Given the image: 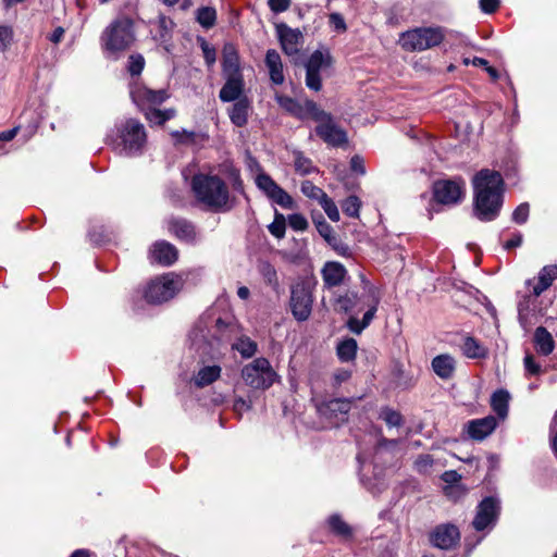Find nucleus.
<instances>
[{
    "label": "nucleus",
    "mask_w": 557,
    "mask_h": 557,
    "mask_svg": "<svg viewBox=\"0 0 557 557\" xmlns=\"http://www.w3.org/2000/svg\"><path fill=\"white\" fill-rule=\"evenodd\" d=\"M221 368L219 366H207L201 368L194 377L195 385L205 387L212 384L220 377Z\"/></svg>",
    "instance_id": "2f4dec72"
},
{
    "label": "nucleus",
    "mask_w": 557,
    "mask_h": 557,
    "mask_svg": "<svg viewBox=\"0 0 557 557\" xmlns=\"http://www.w3.org/2000/svg\"><path fill=\"white\" fill-rule=\"evenodd\" d=\"M444 39L440 27H420L401 34L400 45L407 51H423L438 46Z\"/></svg>",
    "instance_id": "6e6552de"
},
{
    "label": "nucleus",
    "mask_w": 557,
    "mask_h": 557,
    "mask_svg": "<svg viewBox=\"0 0 557 557\" xmlns=\"http://www.w3.org/2000/svg\"><path fill=\"white\" fill-rule=\"evenodd\" d=\"M350 377V372L343 370L334 373V380L337 384H341L345 381H347Z\"/></svg>",
    "instance_id": "774afa93"
},
{
    "label": "nucleus",
    "mask_w": 557,
    "mask_h": 557,
    "mask_svg": "<svg viewBox=\"0 0 557 557\" xmlns=\"http://www.w3.org/2000/svg\"><path fill=\"white\" fill-rule=\"evenodd\" d=\"M145 67V59L141 54H131L128 58V66L127 70L131 75L137 76L139 75Z\"/></svg>",
    "instance_id": "c03bdc74"
},
{
    "label": "nucleus",
    "mask_w": 557,
    "mask_h": 557,
    "mask_svg": "<svg viewBox=\"0 0 557 557\" xmlns=\"http://www.w3.org/2000/svg\"><path fill=\"white\" fill-rule=\"evenodd\" d=\"M317 231L319 234L325 239V242L338 250L341 253H345L347 251V247L338 246V238L335 235L333 227L325 221V219L320 214L319 219H313Z\"/></svg>",
    "instance_id": "cd10ccee"
},
{
    "label": "nucleus",
    "mask_w": 557,
    "mask_h": 557,
    "mask_svg": "<svg viewBox=\"0 0 557 557\" xmlns=\"http://www.w3.org/2000/svg\"><path fill=\"white\" fill-rule=\"evenodd\" d=\"M129 95L133 102L152 125H163L176 114L174 109H158L170 97L165 89L154 90L135 82L131 85Z\"/></svg>",
    "instance_id": "39448f33"
},
{
    "label": "nucleus",
    "mask_w": 557,
    "mask_h": 557,
    "mask_svg": "<svg viewBox=\"0 0 557 557\" xmlns=\"http://www.w3.org/2000/svg\"><path fill=\"white\" fill-rule=\"evenodd\" d=\"M434 198L443 205H457L465 195V182L458 180H442L433 185Z\"/></svg>",
    "instance_id": "9b49d317"
},
{
    "label": "nucleus",
    "mask_w": 557,
    "mask_h": 557,
    "mask_svg": "<svg viewBox=\"0 0 557 557\" xmlns=\"http://www.w3.org/2000/svg\"><path fill=\"white\" fill-rule=\"evenodd\" d=\"M294 166L296 172L301 175H308L317 170L312 161L305 157L301 151L294 152Z\"/></svg>",
    "instance_id": "4c0bfd02"
},
{
    "label": "nucleus",
    "mask_w": 557,
    "mask_h": 557,
    "mask_svg": "<svg viewBox=\"0 0 557 557\" xmlns=\"http://www.w3.org/2000/svg\"><path fill=\"white\" fill-rule=\"evenodd\" d=\"M431 366L438 377L449 380L455 373L456 360L449 354H442L433 358Z\"/></svg>",
    "instance_id": "393cba45"
},
{
    "label": "nucleus",
    "mask_w": 557,
    "mask_h": 557,
    "mask_svg": "<svg viewBox=\"0 0 557 557\" xmlns=\"http://www.w3.org/2000/svg\"><path fill=\"white\" fill-rule=\"evenodd\" d=\"M257 343L249 338L248 336H240L235 343H233L232 348L237 350L243 358H250L257 351Z\"/></svg>",
    "instance_id": "c9c22d12"
},
{
    "label": "nucleus",
    "mask_w": 557,
    "mask_h": 557,
    "mask_svg": "<svg viewBox=\"0 0 557 557\" xmlns=\"http://www.w3.org/2000/svg\"><path fill=\"white\" fill-rule=\"evenodd\" d=\"M201 50L203 52V58L208 65L214 64L216 60V52L213 47H211L205 39H201L200 44Z\"/></svg>",
    "instance_id": "4d7b16f0"
},
{
    "label": "nucleus",
    "mask_w": 557,
    "mask_h": 557,
    "mask_svg": "<svg viewBox=\"0 0 557 557\" xmlns=\"http://www.w3.org/2000/svg\"><path fill=\"white\" fill-rule=\"evenodd\" d=\"M197 22L205 28H211L215 24L216 12L211 7H201L197 10Z\"/></svg>",
    "instance_id": "58836bf2"
},
{
    "label": "nucleus",
    "mask_w": 557,
    "mask_h": 557,
    "mask_svg": "<svg viewBox=\"0 0 557 557\" xmlns=\"http://www.w3.org/2000/svg\"><path fill=\"white\" fill-rule=\"evenodd\" d=\"M500 506L499 500L493 496L485 497L476 507V513L472 525L476 531L492 529L498 519Z\"/></svg>",
    "instance_id": "ddd939ff"
},
{
    "label": "nucleus",
    "mask_w": 557,
    "mask_h": 557,
    "mask_svg": "<svg viewBox=\"0 0 557 557\" xmlns=\"http://www.w3.org/2000/svg\"><path fill=\"white\" fill-rule=\"evenodd\" d=\"M525 372L529 375H539L542 373V367L535 361L532 355H527L523 359Z\"/></svg>",
    "instance_id": "6e6d98bb"
},
{
    "label": "nucleus",
    "mask_w": 557,
    "mask_h": 557,
    "mask_svg": "<svg viewBox=\"0 0 557 557\" xmlns=\"http://www.w3.org/2000/svg\"><path fill=\"white\" fill-rule=\"evenodd\" d=\"M135 41L134 22L128 16L113 20L102 32L100 45L104 53L119 58Z\"/></svg>",
    "instance_id": "423d86ee"
},
{
    "label": "nucleus",
    "mask_w": 557,
    "mask_h": 557,
    "mask_svg": "<svg viewBox=\"0 0 557 557\" xmlns=\"http://www.w3.org/2000/svg\"><path fill=\"white\" fill-rule=\"evenodd\" d=\"M225 83L220 89L219 98L222 102H233L245 95L244 75H223Z\"/></svg>",
    "instance_id": "a211bd4d"
},
{
    "label": "nucleus",
    "mask_w": 557,
    "mask_h": 557,
    "mask_svg": "<svg viewBox=\"0 0 557 557\" xmlns=\"http://www.w3.org/2000/svg\"><path fill=\"white\" fill-rule=\"evenodd\" d=\"M361 201L357 196H349L342 202L343 212L350 218H358Z\"/></svg>",
    "instance_id": "ea45409f"
},
{
    "label": "nucleus",
    "mask_w": 557,
    "mask_h": 557,
    "mask_svg": "<svg viewBox=\"0 0 557 557\" xmlns=\"http://www.w3.org/2000/svg\"><path fill=\"white\" fill-rule=\"evenodd\" d=\"M63 35H64V29L62 27H57L52 34L50 35L49 39L53 42V44H59L62 38H63Z\"/></svg>",
    "instance_id": "338daca9"
},
{
    "label": "nucleus",
    "mask_w": 557,
    "mask_h": 557,
    "mask_svg": "<svg viewBox=\"0 0 557 557\" xmlns=\"http://www.w3.org/2000/svg\"><path fill=\"white\" fill-rule=\"evenodd\" d=\"M510 395L506 389H497L491 397V406L497 417L502 420L506 419L508 414Z\"/></svg>",
    "instance_id": "c85d7f7f"
},
{
    "label": "nucleus",
    "mask_w": 557,
    "mask_h": 557,
    "mask_svg": "<svg viewBox=\"0 0 557 557\" xmlns=\"http://www.w3.org/2000/svg\"><path fill=\"white\" fill-rule=\"evenodd\" d=\"M256 185L265 196L284 209L294 207L293 198L267 173L261 172L256 176Z\"/></svg>",
    "instance_id": "4468645a"
},
{
    "label": "nucleus",
    "mask_w": 557,
    "mask_h": 557,
    "mask_svg": "<svg viewBox=\"0 0 557 557\" xmlns=\"http://www.w3.org/2000/svg\"><path fill=\"white\" fill-rule=\"evenodd\" d=\"M522 240H523L522 234L520 232H516L515 234H512L511 238L508 239L504 244V248L507 250L517 248V247L521 246Z\"/></svg>",
    "instance_id": "052dcab7"
},
{
    "label": "nucleus",
    "mask_w": 557,
    "mask_h": 557,
    "mask_svg": "<svg viewBox=\"0 0 557 557\" xmlns=\"http://www.w3.org/2000/svg\"><path fill=\"white\" fill-rule=\"evenodd\" d=\"M250 110L251 101L247 96L235 100L234 104L228 109L231 122L237 127H244L248 122Z\"/></svg>",
    "instance_id": "5701e85b"
},
{
    "label": "nucleus",
    "mask_w": 557,
    "mask_h": 557,
    "mask_svg": "<svg viewBox=\"0 0 557 557\" xmlns=\"http://www.w3.org/2000/svg\"><path fill=\"white\" fill-rule=\"evenodd\" d=\"M14 30L9 25H0V51L8 50L13 41Z\"/></svg>",
    "instance_id": "de8ad7c7"
},
{
    "label": "nucleus",
    "mask_w": 557,
    "mask_h": 557,
    "mask_svg": "<svg viewBox=\"0 0 557 557\" xmlns=\"http://www.w3.org/2000/svg\"><path fill=\"white\" fill-rule=\"evenodd\" d=\"M533 342L536 351L543 356L550 355L555 348V341L552 334L544 326L535 329Z\"/></svg>",
    "instance_id": "bb28decb"
},
{
    "label": "nucleus",
    "mask_w": 557,
    "mask_h": 557,
    "mask_svg": "<svg viewBox=\"0 0 557 557\" xmlns=\"http://www.w3.org/2000/svg\"><path fill=\"white\" fill-rule=\"evenodd\" d=\"M222 75H243L238 52L233 44L222 50Z\"/></svg>",
    "instance_id": "4be33fe9"
},
{
    "label": "nucleus",
    "mask_w": 557,
    "mask_h": 557,
    "mask_svg": "<svg viewBox=\"0 0 557 557\" xmlns=\"http://www.w3.org/2000/svg\"><path fill=\"white\" fill-rule=\"evenodd\" d=\"M319 203L331 221H339V211L337 209V206L329 196L324 197Z\"/></svg>",
    "instance_id": "37998d69"
},
{
    "label": "nucleus",
    "mask_w": 557,
    "mask_h": 557,
    "mask_svg": "<svg viewBox=\"0 0 557 557\" xmlns=\"http://www.w3.org/2000/svg\"><path fill=\"white\" fill-rule=\"evenodd\" d=\"M460 541L459 529L453 523H443L434 528L430 533L431 544L440 549L454 548Z\"/></svg>",
    "instance_id": "dca6fc26"
},
{
    "label": "nucleus",
    "mask_w": 557,
    "mask_h": 557,
    "mask_svg": "<svg viewBox=\"0 0 557 557\" xmlns=\"http://www.w3.org/2000/svg\"><path fill=\"white\" fill-rule=\"evenodd\" d=\"M313 296L310 284L304 280L290 286L289 307L298 322L307 321L312 311Z\"/></svg>",
    "instance_id": "9d476101"
},
{
    "label": "nucleus",
    "mask_w": 557,
    "mask_h": 557,
    "mask_svg": "<svg viewBox=\"0 0 557 557\" xmlns=\"http://www.w3.org/2000/svg\"><path fill=\"white\" fill-rule=\"evenodd\" d=\"M150 255L153 261L169 267L177 260L178 251L174 245L161 240L152 246Z\"/></svg>",
    "instance_id": "412c9836"
},
{
    "label": "nucleus",
    "mask_w": 557,
    "mask_h": 557,
    "mask_svg": "<svg viewBox=\"0 0 557 557\" xmlns=\"http://www.w3.org/2000/svg\"><path fill=\"white\" fill-rule=\"evenodd\" d=\"M265 65L270 79L274 85H282L285 81L283 63L280 53L275 49H269L265 54Z\"/></svg>",
    "instance_id": "b1692460"
},
{
    "label": "nucleus",
    "mask_w": 557,
    "mask_h": 557,
    "mask_svg": "<svg viewBox=\"0 0 557 557\" xmlns=\"http://www.w3.org/2000/svg\"><path fill=\"white\" fill-rule=\"evenodd\" d=\"M557 277V267L546 265L539 273V280L544 284V287H549L554 280Z\"/></svg>",
    "instance_id": "09e8293b"
},
{
    "label": "nucleus",
    "mask_w": 557,
    "mask_h": 557,
    "mask_svg": "<svg viewBox=\"0 0 557 557\" xmlns=\"http://www.w3.org/2000/svg\"><path fill=\"white\" fill-rule=\"evenodd\" d=\"M380 301L379 289L362 276L360 290L349 288L335 297V310L350 315L346 325L359 335L374 319Z\"/></svg>",
    "instance_id": "f257e3e1"
},
{
    "label": "nucleus",
    "mask_w": 557,
    "mask_h": 557,
    "mask_svg": "<svg viewBox=\"0 0 557 557\" xmlns=\"http://www.w3.org/2000/svg\"><path fill=\"white\" fill-rule=\"evenodd\" d=\"M191 190L196 200L208 210L221 212L231 209L228 187L218 175L202 173L194 175Z\"/></svg>",
    "instance_id": "20e7f679"
},
{
    "label": "nucleus",
    "mask_w": 557,
    "mask_h": 557,
    "mask_svg": "<svg viewBox=\"0 0 557 557\" xmlns=\"http://www.w3.org/2000/svg\"><path fill=\"white\" fill-rule=\"evenodd\" d=\"M258 272L269 286H271L274 290H277L280 282L277 272L273 264H271L269 261L261 260L258 263Z\"/></svg>",
    "instance_id": "72a5a7b5"
},
{
    "label": "nucleus",
    "mask_w": 557,
    "mask_h": 557,
    "mask_svg": "<svg viewBox=\"0 0 557 557\" xmlns=\"http://www.w3.org/2000/svg\"><path fill=\"white\" fill-rule=\"evenodd\" d=\"M498 421L494 416H486L468 422V435L475 441H483L497 428Z\"/></svg>",
    "instance_id": "6ab92c4d"
},
{
    "label": "nucleus",
    "mask_w": 557,
    "mask_h": 557,
    "mask_svg": "<svg viewBox=\"0 0 557 557\" xmlns=\"http://www.w3.org/2000/svg\"><path fill=\"white\" fill-rule=\"evenodd\" d=\"M462 354L470 359L485 358L487 349L474 337L466 336L461 345Z\"/></svg>",
    "instance_id": "c756f323"
},
{
    "label": "nucleus",
    "mask_w": 557,
    "mask_h": 557,
    "mask_svg": "<svg viewBox=\"0 0 557 557\" xmlns=\"http://www.w3.org/2000/svg\"><path fill=\"white\" fill-rule=\"evenodd\" d=\"M329 22L331 27L338 33H344L347 30V25L343 15L337 12L330 14Z\"/></svg>",
    "instance_id": "5fc2aeb1"
},
{
    "label": "nucleus",
    "mask_w": 557,
    "mask_h": 557,
    "mask_svg": "<svg viewBox=\"0 0 557 557\" xmlns=\"http://www.w3.org/2000/svg\"><path fill=\"white\" fill-rule=\"evenodd\" d=\"M242 377L249 387L265 391L274 384L278 375L267 358L259 357L244 366Z\"/></svg>",
    "instance_id": "0eeeda50"
},
{
    "label": "nucleus",
    "mask_w": 557,
    "mask_h": 557,
    "mask_svg": "<svg viewBox=\"0 0 557 557\" xmlns=\"http://www.w3.org/2000/svg\"><path fill=\"white\" fill-rule=\"evenodd\" d=\"M285 230L286 225L284 215L276 212L274 221L269 225V231L276 238H283Z\"/></svg>",
    "instance_id": "49530a36"
},
{
    "label": "nucleus",
    "mask_w": 557,
    "mask_h": 557,
    "mask_svg": "<svg viewBox=\"0 0 557 557\" xmlns=\"http://www.w3.org/2000/svg\"><path fill=\"white\" fill-rule=\"evenodd\" d=\"M107 144L122 157H138L144 153L147 144V133L143 123L129 117L115 125L107 135Z\"/></svg>",
    "instance_id": "7ed1b4c3"
},
{
    "label": "nucleus",
    "mask_w": 557,
    "mask_h": 557,
    "mask_svg": "<svg viewBox=\"0 0 557 557\" xmlns=\"http://www.w3.org/2000/svg\"><path fill=\"white\" fill-rule=\"evenodd\" d=\"M380 418L384 420V422L391 428L400 426L403 423L401 414L398 411L387 407L382 409Z\"/></svg>",
    "instance_id": "79ce46f5"
},
{
    "label": "nucleus",
    "mask_w": 557,
    "mask_h": 557,
    "mask_svg": "<svg viewBox=\"0 0 557 557\" xmlns=\"http://www.w3.org/2000/svg\"><path fill=\"white\" fill-rule=\"evenodd\" d=\"M474 191L473 214L480 221L495 220L504 201V180L499 172L482 169L472 178Z\"/></svg>",
    "instance_id": "f03ea898"
},
{
    "label": "nucleus",
    "mask_w": 557,
    "mask_h": 557,
    "mask_svg": "<svg viewBox=\"0 0 557 557\" xmlns=\"http://www.w3.org/2000/svg\"><path fill=\"white\" fill-rule=\"evenodd\" d=\"M288 224L295 231H305L308 227V221L300 213L288 215Z\"/></svg>",
    "instance_id": "864d4df0"
},
{
    "label": "nucleus",
    "mask_w": 557,
    "mask_h": 557,
    "mask_svg": "<svg viewBox=\"0 0 557 557\" xmlns=\"http://www.w3.org/2000/svg\"><path fill=\"white\" fill-rule=\"evenodd\" d=\"M169 231L178 239L187 243H193L196 238L195 226L185 219H172L169 222Z\"/></svg>",
    "instance_id": "a878e982"
},
{
    "label": "nucleus",
    "mask_w": 557,
    "mask_h": 557,
    "mask_svg": "<svg viewBox=\"0 0 557 557\" xmlns=\"http://www.w3.org/2000/svg\"><path fill=\"white\" fill-rule=\"evenodd\" d=\"M499 7V0H480V8L484 13H493Z\"/></svg>",
    "instance_id": "e2e57ef3"
},
{
    "label": "nucleus",
    "mask_w": 557,
    "mask_h": 557,
    "mask_svg": "<svg viewBox=\"0 0 557 557\" xmlns=\"http://www.w3.org/2000/svg\"><path fill=\"white\" fill-rule=\"evenodd\" d=\"M250 409V405L243 398H238L234 401V410L238 413H243Z\"/></svg>",
    "instance_id": "0e129e2a"
},
{
    "label": "nucleus",
    "mask_w": 557,
    "mask_h": 557,
    "mask_svg": "<svg viewBox=\"0 0 557 557\" xmlns=\"http://www.w3.org/2000/svg\"><path fill=\"white\" fill-rule=\"evenodd\" d=\"M301 193L306 197H308L310 199H314L318 202H320L324 197L327 196L326 193L322 188L315 186L310 181H305L301 183Z\"/></svg>",
    "instance_id": "a19ab883"
},
{
    "label": "nucleus",
    "mask_w": 557,
    "mask_h": 557,
    "mask_svg": "<svg viewBox=\"0 0 557 557\" xmlns=\"http://www.w3.org/2000/svg\"><path fill=\"white\" fill-rule=\"evenodd\" d=\"M275 100L278 103V106L286 112H288L290 115L295 114V112L297 111V107L300 103L297 100L284 95H276Z\"/></svg>",
    "instance_id": "8fccbe9b"
},
{
    "label": "nucleus",
    "mask_w": 557,
    "mask_h": 557,
    "mask_svg": "<svg viewBox=\"0 0 557 557\" xmlns=\"http://www.w3.org/2000/svg\"><path fill=\"white\" fill-rule=\"evenodd\" d=\"M317 122L315 134L329 146L341 147L348 143L346 131L334 122L330 113L326 112V116Z\"/></svg>",
    "instance_id": "f8f14e48"
},
{
    "label": "nucleus",
    "mask_w": 557,
    "mask_h": 557,
    "mask_svg": "<svg viewBox=\"0 0 557 557\" xmlns=\"http://www.w3.org/2000/svg\"><path fill=\"white\" fill-rule=\"evenodd\" d=\"M172 136L175 137L180 143H187L194 140L195 133L186 129H183L182 132L174 131L172 132Z\"/></svg>",
    "instance_id": "680f3d73"
},
{
    "label": "nucleus",
    "mask_w": 557,
    "mask_h": 557,
    "mask_svg": "<svg viewBox=\"0 0 557 557\" xmlns=\"http://www.w3.org/2000/svg\"><path fill=\"white\" fill-rule=\"evenodd\" d=\"M332 58L329 52H322L320 50H315L308 59L306 63V70L320 72L324 67H329L331 65Z\"/></svg>",
    "instance_id": "f704fd0d"
},
{
    "label": "nucleus",
    "mask_w": 557,
    "mask_h": 557,
    "mask_svg": "<svg viewBox=\"0 0 557 557\" xmlns=\"http://www.w3.org/2000/svg\"><path fill=\"white\" fill-rule=\"evenodd\" d=\"M434 460L431 455H420L417 457L414 461V469L417 472L421 474H428L430 473L432 467H433Z\"/></svg>",
    "instance_id": "a18cd8bd"
},
{
    "label": "nucleus",
    "mask_w": 557,
    "mask_h": 557,
    "mask_svg": "<svg viewBox=\"0 0 557 557\" xmlns=\"http://www.w3.org/2000/svg\"><path fill=\"white\" fill-rule=\"evenodd\" d=\"M306 86L313 91H320L322 88L320 72L306 70Z\"/></svg>",
    "instance_id": "603ef678"
},
{
    "label": "nucleus",
    "mask_w": 557,
    "mask_h": 557,
    "mask_svg": "<svg viewBox=\"0 0 557 557\" xmlns=\"http://www.w3.org/2000/svg\"><path fill=\"white\" fill-rule=\"evenodd\" d=\"M357 349V341L349 337L338 343L336 347V354L342 362H349L356 358Z\"/></svg>",
    "instance_id": "473e14b6"
},
{
    "label": "nucleus",
    "mask_w": 557,
    "mask_h": 557,
    "mask_svg": "<svg viewBox=\"0 0 557 557\" xmlns=\"http://www.w3.org/2000/svg\"><path fill=\"white\" fill-rule=\"evenodd\" d=\"M350 169L359 175H364L366 166L363 158L358 154L352 156L350 159Z\"/></svg>",
    "instance_id": "bf43d9fd"
},
{
    "label": "nucleus",
    "mask_w": 557,
    "mask_h": 557,
    "mask_svg": "<svg viewBox=\"0 0 557 557\" xmlns=\"http://www.w3.org/2000/svg\"><path fill=\"white\" fill-rule=\"evenodd\" d=\"M293 116L300 120L310 116L317 122V120L326 116V112L321 110L314 101L306 100L304 103H299L297 111Z\"/></svg>",
    "instance_id": "7c9ffc66"
},
{
    "label": "nucleus",
    "mask_w": 557,
    "mask_h": 557,
    "mask_svg": "<svg viewBox=\"0 0 557 557\" xmlns=\"http://www.w3.org/2000/svg\"><path fill=\"white\" fill-rule=\"evenodd\" d=\"M17 131H18V127H14L12 129L1 132L0 133V140H3V141L12 140L16 136Z\"/></svg>",
    "instance_id": "69168bd1"
},
{
    "label": "nucleus",
    "mask_w": 557,
    "mask_h": 557,
    "mask_svg": "<svg viewBox=\"0 0 557 557\" xmlns=\"http://www.w3.org/2000/svg\"><path fill=\"white\" fill-rule=\"evenodd\" d=\"M275 29L284 53L287 55L297 54L302 44V33L285 23L276 24Z\"/></svg>",
    "instance_id": "f3484780"
},
{
    "label": "nucleus",
    "mask_w": 557,
    "mask_h": 557,
    "mask_svg": "<svg viewBox=\"0 0 557 557\" xmlns=\"http://www.w3.org/2000/svg\"><path fill=\"white\" fill-rule=\"evenodd\" d=\"M321 274L324 286L332 288L339 286L344 282L347 270L337 261H329L324 264Z\"/></svg>",
    "instance_id": "aec40b11"
},
{
    "label": "nucleus",
    "mask_w": 557,
    "mask_h": 557,
    "mask_svg": "<svg viewBox=\"0 0 557 557\" xmlns=\"http://www.w3.org/2000/svg\"><path fill=\"white\" fill-rule=\"evenodd\" d=\"M331 531L344 539H348L352 534L351 528L342 519L339 515H332L327 520Z\"/></svg>",
    "instance_id": "e433bc0d"
},
{
    "label": "nucleus",
    "mask_w": 557,
    "mask_h": 557,
    "mask_svg": "<svg viewBox=\"0 0 557 557\" xmlns=\"http://www.w3.org/2000/svg\"><path fill=\"white\" fill-rule=\"evenodd\" d=\"M290 0H268L270 10L275 14L287 11L290 7Z\"/></svg>",
    "instance_id": "13d9d810"
},
{
    "label": "nucleus",
    "mask_w": 557,
    "mask_h": 557,
    "mask_svg": "<svg viewBox=\"0 0 557 557\" xmlns=\"http://www.w3.org/2000/svg\"><path fill=\"white\" fill-rule=\"evenodd\" d=\"M530 213V206L528 202L519 205L512 212V221L517 224H524L528 221Z\"/></svg>",
    "instance_id": "3c124183"
},
{
    "label": "nucleus",
    "mask_w": 557,
    "mask_h": 557,
    "mask_svg": "<svg viewBox=\"0 0 557 557\" xmlns=\"http://www.w3.org/2000/svg\"><path fill=\"white\" fill-rule=\"evenodd\" d=\"M183 287V280L174 273H168L152 280L146 290L145 299L149 304H162L172 299Z\"/></svg>",
    "instance_id": "1a4fd4ad"
},
{
    "label": "nucleus",
    "mask_w": 557,
    "mask_h": 557,
    "mask_svg": "<svg viewBox=\"0 0 557 557\" xmlns=\"http://www.w3.org/2000/svg\"><path fill=\"white\" fill-rule=\"evenodd\" d=\"M350 409L351 400L348 398H334L318 406L319 413L334 425L346 422Z\"/></svg>",
    "instance_id": "2eb2a0df"
}]
</instances>
